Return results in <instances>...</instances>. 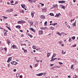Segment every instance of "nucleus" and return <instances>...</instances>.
I'll return each instance as SVG.
<instances>
[{"instance_id":"32","label":"nucleus","mask_w":78,"mask_h":78,"mask_svg":"<svg viewBox=\"0 0 78 78\" xmlns=\"http://www.w3.org/2000/svg\"><path fill=\"white\" fill-rule=\"evenodd\" d=\"M32 2L33 3H35L36 2V1L35 0H32Z\"/></svg>"},{"instance_id":"62","label":"nucleus","mask_w":78,"mask_h":78,"mask_svg":"<svg viewBox=\"0 0 78 78\" xmlns=\"http://www.w3.org/2000/svg\"><path fill=\"white\" fill-rule=\"evenodd\" d=\"M68 78H71V76H68Z\"/></svg>"},{"instance_id":"28","label":"nucleus","mask_w":78,"mask_h":78,"mask_svg":"<svg viewBox=\"0 0 78 78\" xmlns=\"http://www.w3.org/2000/svg\"><path fill=\"white\" fill-rule=\"evenodd\" d=\"M58 63L60 65H62V64H63V63H62V62H59Z\"/></svg>"},{"instance_id":"52","label":"nucleus","mask_w":78,"mask_h":78,"mask_svg":"<svg viewBox=\"0 0 78 78\" xmlns=\"http://www.w3.org/2000/svg\"><path fill=\"white\" fill-rule=\"evenodd\" d=\"M8 67H10V64H8V66H7Z\"/></svg>"},{"instance_id":"9","label":"nucleus","mask_w":78,"mask_h":78,"mask_svg":"<svg viewBox=\"0 0 78 78\" xmlns=\"http://www.w3.org/2000/svg\"><path fill=\"white\" fill-rule=\"evenodd\" d=\"M47 28V27H41V30H46V29Z\"/></svg>"},{"instance_id":"50","label":"nucleus","mask_w":78,"mask_h":78,"mask_svg":"<svg viewBox=\"0 0 78 78\" xmlns=\"http://www.w3.org/2000/svg\"><path fill=\"white\" fill-rule=\"evenodd\" d=\"M18 3V1H16L15 3V5H16V4H17Z\"/></svg>"},{"instance_id":"64","label":"nucleus","mask_w":78,"mask_h":78,"mask_svg":"<svg viewBox=\"0 0 78 78\" xmlns=\"http://www.w3.org/2000/svg\"><path fill=\"white\" fill-rule=\"evenodd\" d=\"M22 45H24L25 46H26V44H23Z\"/></svg>"},{"instance_id":"51","label":"nucleus","mask_w":78,"mask_h":78,"mask_svg":"<svg viewBox=\"0 0 78 78\" xmlns=\"http://www.w3.org/2000/svg\"><path fill=\"white\" fill-rule=\"evenodd\" d=\"M75 20V19H74L73 20H71V22H72V21H73L74 20Z\"/></svg>"},{"instance_id":"6","label":"nucleus","mask_w":78,"mask_h":78,"mask_svg":"<svg viewBox=\"0 0 78 78\" xmlns=\"http://www.w3.org/2000/svg\"><path fill=\"white\" fill-rule=\"evenodd\" d=\"M7 44L8 45L11 44V41L9 40V39H7Z\"/></svg>"},{"instance_id":"18","label":"nucleus","mask_w":78,"mask_h":78,"mask_svg":"<svg viewBox=\"0 0 78 78\" xmlns=\"http://www.w3.org/2000/svg\"><path fill=\"white\" fill-rule=\"evenodd\" d=\"M50 55H51V53H48L47 55V57H49V56H50Z\"/></svg>"},{"instance_id":"16","label":"nucleus","mask_w":78,"mask_h":78,"mask_svg":"<svg viewBox=\"0 0 78 78\" xmlns=\"http://www.w3.org/2000/svg\"><path fill=\"white\" fill-rule=\"evenodd\" d=\"M30 30H31V31H34V32H35V30H34V29L33 28H30Z\"/></svg>"},{"instance_id":"12","label":"nucleus","mask_w":78,"mask_h":78,"mask_svg":"<svg viewBox=\"0 0 78 78\" xmlns=\"http://www.w3.org/2000/svg\"><path fill=\"white\" fill-rule=\"evenodd\" d=\"M39 33L40 34H43V31L40 30L39 31Z\"/></svg>"},{"instance_id":"43","label":"nucleus","mask_w":78,"mask_h":78,"mask_svg":"<svg viewBox=\"0 0 78 78\" xmlns=\"http://www.w3.org/2000/svg\"><path fill=\"white\" fill-rule=\"evenodd\" d=\"M72 38V39H75V37H73Z\"/></svg>"},{"instance_id":"13","label":"nucleus","mask_w":78,"mask_h":78,"mask_svg":"<svg viewBox=\"0 0 78 78\" xmlns=\"http://www.w3.org/2000/svg\"><path fill=\"white\" fill-rule=\"evenodd\" d=\"M12 47L13 48H17V47L16 46V45H12Z\"/></svg>"},{"instance_id":"26","label":"nucleus","mask_w":78,"mask_h":78,"mask_svg":"<svg viewBox=\"0 0 78 78\" xmlns=\"http://www.w3.org/2000/svg\"><path fill=\"white\" fill-rule=\"evenodd\" d=\"M58 25V23H55L52 24V25H53V26H54V25L55 26V25Z\"/></svg>"},{"instance_id":"48","label":"nucleus","mask_w":78,"mask_h":78,"mask_svg":"<svg viewBox=\"0 0 78 78\" xmlns=\"http://www.w3.org/2000/svg\"><path fill=\"white\" fill-rule=\"evenodd\" d=\"M47 21L45 22L44 23V25H47Z\"/></svg>"},{"instance_id":"55","label":"nucleus","mask_w":78,"mask_h":78,"mask_svg":"<svg viewBox=\"0 0 78 78\" xmlns=\"http://www.w3.org/2000/svg\"><path fill=\"white\" fill-rule=\"evenodd\" d=\"M41 48H38L37 49H36L37 50V51H38L37 50H40Z\"/></svg>"},{"instance_id":"59","label":"nucleus","mask_w":78,"mask_h":78,"mask_svg":"<svg viewBox=\"0 0 78 78\" xmlns=\"http://www.w3.org/2000/svg\"><path fill=\"white\" fill-rule=\"evenodd\" d=\"M54 66V64H51L50 66Z\"/></svg>"},{"instance_id":"1","label":"nucleus","mask_w":78,"mask_h":78,"mask_svg":"<svg viewBox=\"0 0 78 78\" xmlns=\"http://www.w3.org/2000/svg\"><path fill=\"white\" fill-rule=\"evenodd\" d=\"M44 74V75H46V73H39L38 74H36V75H37V76H42V75H43V74Z\"/></svg>"},{"instance_id":"58","label":"nucleus","mask_w":78,"mask_h":78,"mask_svg":"<svg viewBox=\"0 0 78 78\" xmlns=\"http://www.w3.org/2000/svg\"><path fill=\"white\" fill-rule=\"evenodd\" d=\"M4 49L5 51H6V50H7V48H5Z\"/></svg>"},{"instance_id":"25","label":"nucleus","mask_w":78,"mask_h":78,"mask_svg":"<svg viewBox=\"0 0 78 78\" xmlns=\"http://www.w3.org/2000/svg\"><path fill=\"white\" fill-rule=\"evenodd\" d=\"M63 9H66V7L65 6H63V7H61Z\"/></svg>"},{"instance_id":"27","label":"nucleus","mask_w":78,"mask_h":78,"mask_svg":"<svg viewBox=\"0 0 78 78\" xmlns=\"http://www.w3.org/2000/svg\"><path fill=\"white\" fill-rule=\"evenodd\" d=\"M22 23V21H19L17 22V23H18V24H19V23L20 24V23Z\"/></svg>"},{"instance_id":"49","label":"nucleus","mask_w":78,"mask_h":78,"mask_svg":"<svg viewBox=\"0 0 78 78\" xmlns=\"http://www.w3.org/2000/svg\"><path fill=\"white\" fill-rule=\"evenodd\" d=\"M56 34H57L58 35H59V34H60V33H59V32H58L56 33Z\"/></svg>"},{"instance_id":"57","label":"nucleus","mask_w":78,"mask_h":78,"mask_svg":"<svg viewBox=\"0 0 78 78\" xmlns=\"http://www.w3.org/2000/svg\"><path fill=\"white\" fill-rule=\"evenodd\" d=\"M30 25H33V22H31L30 23Z\"/></svg>"},{"instance_id":"3","label":"nucleus","mask_w":78,"mask_h":78,"mask_svg":"<svg viewBox=\"0 0 78 78\" xmlns=\"http://www.w3.org/2000/svg\"><path fill=\"white\" fill-rule=\"evenodd\" d=\"M42 12H46L47 11L46 7H45L43 9H42Z\"/></svg>"},{"instance_id":"19","label":"nucleus","mask_w":78,"mask_h":78,"mask_svg":"<svg viewBox=\"0 0 78 78\" xmlns=\"http://www.w3.org/2000/svg\"><path fill=\"white\" fill-rule=\"evenodd\" d=\"M50 16H54V14L53 13H51L49 14Z\"/></svg>"},{"instance_id":"31","label":"nucleus","mask_w":78,"mask_h":78,"mask_svg":"<svg viewBox=\"0 0 78 78\" xmlns=\"http://www.w3.org/2000/svg\"><path fill=\"white\" fill-rule=\"evenodd\" d=\"M9 10L10 12H12V11H13V9H9Z\"/></svg>"},{"instance_id":"22","label":"nucleus","mask_w":78,"mask_h":78,"mask_svg":"<svg viewBox=\"0 0 78 78\" xmlns=\"http://www.w3.org/2000/svg\"><path fill=\"white\" fill-rule=\"evenodd\" d=\"M24 53H27V49H25L24 50Z\"/></svg>"},{"instance_id":"54","label":"nucleus","mask_w":78,"mask_h":78,"mask_svg":"<svg viewBox=\"0 0 78 78\" xmlns=\"http://www.w3.org/2000/svg\"><path fill=\"white\" fill-rule=\"evenodd\" d=\"M30 3L32 2V0H28Z\"/></svg>"},{"instance_id":"23","label":"nucleus","mask_w":78,"mask_h":78,"mask_svg":"<svg viewBox=\"0 0 78 78\" xmlns=\"http://www.w3.org/2000/svg\"><path fill=\"white\" fill-rule=\"evenodd\" d=\"M20 13H24V12L22 10H21L20 11Z\"/></svg>"},{"instance_id":"4","label":"nucleus","mask_w":78,"mask_h":78,"mask_svg":"<svg viewBox=\"0 0 78 78\" xmlns=\"http://www.w3.org/2000/svg\"><path fill=\"white\" fill-rule=\"evenodd\" d=\"M34 14H35V12H34V11L31 12V16L32 17H34Z\"/></svg>"},{"instance_id":"8","label":"nucleus","mask_w":78,"mask_h":78,"mask_svg":"<svg viewBox=\"0 0 78 78\" xmlns=\"http://www.w3.org/2000/svg\"><path fill=\"white\" fill-rule=\"evenodd\" d=\"M54 57H55V56H53L52 55V57H51V59L50 60V61L51 62H52V61H53V59H54V58H54Z\"/></svg>"},{"instance_id":"61","label":"nucleus","mask_w":78,"mask_h":78,"mask_svg":"<svg viewBox=\"0 0 78 78\" xmlns=\"http://www.w3.org/2000/svg\"><path fill=\"white\" fill-rule=\"evenodd\" d=\"M69 15H70V16H72V14L71 13H70V12L69 13Z\"/></svg>"},{"instance_id":"34","label":"nucleus","mask_w":78,"mask_h":78,"mask_svg":"<svg viewBox=\"0 0 78 78\" xmlns=\"http://www.w3.org/2000/svg\"><path fill=\"white\" fill-rule=\"evenodd\" d=\"M40 5H41V6H43L44 5V4H42V3H39Z\"/></svg>"},{"instance_id":"41","label":"nucleus","mask_w":78,"mask_h":78,"mask_svg":"<svg viewBox=\"0 0 78 78\" xmlns=\"http://www.w3.org/2000/svg\"><path fill=\"white\" fill-rule=\"evenodd\" d=\"M76 44H75L73 46V47H76Z\"/></svg>"},{"instance_id":"24","label":"nucleus","mask_w":78,"mask_h":78,"mask_svg":"<svg viewBox=\"0 0 78 78\" xmlns=\"http://www.w3.org/2000/svg\"><path fill=\"white\" fill-rule=\"evenodd\" d=\"M50 28L52 30H54V27H50Z\"/></svg>"},{"instance_id":"15","label":"nucleus","mask_w":78,"mask_h":78,"mask_svg":"<svg viewBox=\"0 0 78 78\" xmlns=\"http://www.w3.org/2000/svg\"><path fill=\"white\" fill-rule=\"evenodd\" d=\"M32 48H33V49H35L36 48V47L35 45H34L33 46H32Z\"/></svg>"},{"instance_id":"5","label":"nucleus","mask_w":78,"mask_h":78,"mask_svg":"<svg viewBox=\"0 0 78 78\" xmlns=\"http://www.w3.org/2000/svg\"><path fill=\"white\" fill-rule=\"evenodd\" d=\"M11 59H12V58L11 57L9 58L8 60L7 61V62H9L11 61Z\"/></svg>"},{"instance_id":"45","label":"nucleus","mask_w":78,"mask_h":78,"mask_svg":"<svg viewBox=\"0 0 78 78\" xmlns=\"http://www.w3.org/2000/svg\"><path fill=\"white\" fill-rule=\"evenodd\" d=\"M9 9L6 10V12H9Z\"/></svg>"},{"instance_id":"46","label":"nucleus","mask_w":78,"mask_h":78,"mask_svg":"<svg viewBox=\"0 0 78 78\" xmlns=\"http://www.w3.org/2000/svg\"><path fill=\"white\" fill-rule=\"evenodd\" d=\"M62 1H58V2L59 3H62Z\"/></svg>"},{"instance_id":"53","label":"nucleus","mask_w":78,"mask_h":78,"mask_svg":"<svg viewBox=\"0 0 78 78\" xmlns=\"http://www.w3.org/2000/svg\"><path fill=\"white\" fill-rule=\"evenodd\" d=\"M21 6L24 9H25V8H24V6H23V5H22V4L21 5Z\"/></svg>"},{"instance_id":"42","label":"nucleus","mask_w":78,"mask_h":78,"mask_svg":"<svg viewBox=\"0 0 78 78\" xmlns=\"http://www.w3.org/2000/svg\"><path fill=\"white\" fill-rule=\"evenodd\" d=\"M11 3H12V4L14 3V1H13V0H11Z\"/></svg>"},{"instance_id":"10","label":"nucleus","mask_w":78,"mask_h":78,"mask_svg":"<svg viewBox=\"0 0 78 78\" xmlns=\"http://www.w3.org/2000/svg\"><path fill=\"white\" fill-rule=\"evenodd\" d=\"M16 28H18V29H20V26L19 25L16 26Z\"/></svg>"},{"instance_id":"40","label":"nucleus","mask_w":78,"mask_h":78,"mask_svg":"<svg viewBox=\"0 0 78 78\" xmlns=\"http://www.w3.org/2000/svg\"><path fill=\"white\" fill-rule=\"evenodd\" d=\"M57 59V58H54L53 59L52 61H55V59Z\"/></svg>"},{"instance_id":"20","label":"nucleus","mask_w":78,"mask_h":78,"mask_svg":"<svg viewBox=\"0 0 78 78\" xmlns=\"http://www.w3.org/2000/svg\"><path fill=\"white\" fill-rule=\"evenodd\" d=\"M6 27H7V28H8V29H9V30H10V31H11V28H10V27H8V26H6Z\"/></svg>"},{"instance_id":"36","label":"nucleus","mask_w":78,"mask_h":78,"mask_svg":"<svg viewBox=\"0 0 78 78\" xmlns=\"http://www.w3.org/2000/svg\"><path fill=\"white\" fill-rule=\"evenodd\" d=\"M66 1H62V3H65Z\"/></svg>"},{"instance_id":"60","label":"nucleus","mask_w":78,"mask_h":78,"mask_svg":"<svg viewBox=\"0 0 78 78\" xmlns=\"http://www.w3.org/2000/svg\"><path fill=\"white\" fill-rule=\"evenodd\" d=\"M4 31H6V32H8V30H5V29H4Z\"/></svg>"},{"instance_id":"11","label":"nucleus","mask_w":78,"mask_h":78,"mask_svg":"<svg viewBox=\"0 0 78 78\" xmlns=\"http://www.w3.org/2000/svg\"><path fill=\"white\" fill-rule=\"evenodd\" d=\"M62 55H64V54H66V52L65 51L64 52V51L62 50Z\"/></svg>"},{"instance_id":"35","label":"nucleus","mask_w":78,"mask_h":78,"mask_svg":"<svg viewBox=\"0 0 78 78\" xmlns=\"http://www.w3.org/2000/svg\"><path fill=\"white\" fill-rule=\"evenodd\" d=\"M28 36H30L31 38H32V37H33V36L31 35H28Z\"/></svg>"},{"instance_id":"2","label":"nucleus","mask_w":78,"mask_h":78,"mask_svg":"<svg viewBox=\"0 0 78 78\" xmlns=\"http://www.w3.org/2000/svg\"><path fill=\"white\" fill-rule=\"evenodd\" d=\"M11 64H12V65H16V64H17L18 63L16 62L13 61L11 62Z\"/></svg>"},{"instance_id":"21","label":"nucleus","mask_w":78,"mask_h":78,"mask_svg":"<svg viewBox=\"0 0 78 78\" xmlns=\"http://www.w3.org/2000/svg\"><path fill=\"white\" fill-rule=\"evenodd\" d=\"M16 76L17 78H18L19 76V74L17 73L16 74Z\"/></svg>"},{"instance_id":"14","label":"nucleus","mask_w":78,"mask_h":78,"mask_svg":"<svg viewBox=\"0 0 78 78\" xmlns=\"http://www.w3.org/2000/svg\"><path fill=\"white\" fill-rule=\"evenodd\" d=\"M53 6H54V8H56L58 7V5L57 4L53 5Z\"/></svg>"},{"instance_id":"33","label":"nucleus","mask_w":78,"mask_h":78,"mask_svg":"<svg viewBox=\"0 0 78 78\" xmlns=\"http://www.w3.org/2000/svg\"><path fill=\"white\" fill-rule=\"evenodd\" d=\"M38 66L37 64H36L34 65V67H37V66Z\"/></svg>"},{"instance_id":"29","label":"nucleus","mask_w":78,"mask_h":78,"mask_svg":"<svg viewBox=\"0 0 78 78\" xmlns=\"http://www.w3.org/2000/svg\"><path fill=\"white\" fill-rule=\"evenodd\" d=\"M59 15L57 14L55 16V17H59Z\"/></svg>"},{"instance_id":"37","label":"nucleus","mask_w":78,"mask_h":78,"mask_svg":"<svg viewBox=\"0 0 78 78\" xmlns=\"http://www.w3.org/2000/svg\"><path fill=\"white\" fill-rule=\"evenodd\" d=\"M7 35V33L6 32H5L4 33V36H6Z\"/></svg>"},{"instance_id":"17","label":"nucleus","mask_w":78,"mask_h":78,"mask_svg":"<svg viewBox=\"0 0 78 78\" xmlns=\"http://www.w3.org/2000/svg\"><path fill=\"white\" fill-rule=\"evenodd\" d=\"M73 27H75V26H76V22H75L73 24Z\"/></svg>"},{"instance_id":"47","label":"nucleus","mask_w":78,"mask_h":78,"mask_svg":"<svg viewBox=\"0 0 78 78\" xmlns=\"http://www.w3.org/2000/svg\"><path fill=\"white\" fill-rule=\"evenodd\" d=\"M59 42V43L60 44H62V41H60Z\"/></svg>"},{"instance_id":"30","label":"nucleus","mask_w":78,"mask_h":78,"mask_svg":"<svg viewBox=\"0 0 78 78\" xmlns=\"http://www.w3.org/2000/svg\"><path fill=\"white\" fill-rule=\"evenodd\" d=\"M68 41H69V42H72V40L71 39V38H69V40Z\"/></svg>"},{"instance_id":"7","label":"nucleus","mask_w":78,"mask_h":78,"mask_svg":"<svg viewBox=\"0 0 78 78\" xmlns=\"http://www.w3.org/2000/svg\"><path fill=\"white\" fill-rule=\"evenodd\" d=\"M40 18H41V19H45V16H43V15H41V16H40Z\"/></svg>"},{"instance_id":"38","label":"nucleus","mask_w":78,"mask_h":78,"mask_svg":"<svg viewBox=\"0 0 78 78\" xmlns=\"http://www.w3.org/2000/svg\"><path fill=\"white\" fill-rule=\"evenodd\" d=\"M73 65H72V66H71V67H70V69H72L73 68Z\"/></svg>"},{"instance_id":"39","label":"nucleus","mask_w":78,"mask_h":78,"mask_svg":"<svg viewBox=\"0 0 78 78\" xmlns=\"http://www.w3.org/2000/svg\"><path fill=\"white\" fill-rule=\"evenodd\" d=\"M3 17H4V18H5V19H8V17H7L6 16H3Z\"/></svg>"},{"instance_id":"44","label":"nucleus","mask_w":78,"mask_h":78,"mask_svg":"<svg viewBox=\"0 0 78 78\" xmlns=\"http://www.w3.org/2000/svg\"><path fill=\"white\" fill-rule=\"evenodd\" d=\"M68 27V28H69V29H70V26L69 25H68L67 26Z\"/></svg>"},{"instance_id":"63","label":"nucleus","mask_w":78,"mask_h":78,"mask_svg":"<svg viewBox=\"0 0 78 78\" xmlns=\"http://www.w3.org/2000/svg\"><path fill=\"white\" fill-rule=\"evenodd\" d=\"M73 78H76V76H74Z\"/></svg>"},{"instance_id":"56","label":"nucleus","mask_w":78,"mask_h":78,"mask_svg":"<svg viewBox=\"0 0 78 78\" xmlns=\"http://www.w3.org/2000/svg\"><path fill=\"white\" fill-rule=\"evenodd\" d=\"M16 70H17L16 69H14L13 70V72H16Z\"/></svg>"}]
</instances>
